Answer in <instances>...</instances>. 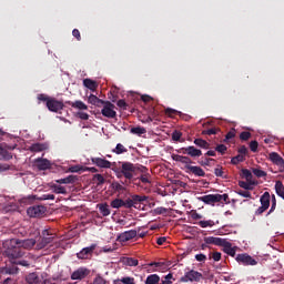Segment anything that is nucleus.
<instances>
[{
	"label": "nucleus",
	"instance_id": "obj_1",
	"mask_svg": "<svg viewBox=\"0 0 284 284\" xmlns=\"http://www.w3.org/2000/svg\"><path fill=\"white\" fill-rule=\"evenodd\" d=\"M121 166L116 172V179L124 178L122 181L123 185H132L134 181H136V172H139V168L132 162H120Z\"/></svg>",
	"mask_w": 284,
	"mask_h": 284
},
{
	"label": "nucleus",
	"instance_id": "obj_2",
	"mask_svg": "<svg viewBox=\"0 0 284 284\" xmlns=\"http://www.w3.org/2000/svg\"><path fill=\"white\" fill-rule=\"evenodd\" d=\"M24 255L26 252L23 251V248H21V246H19L18 244L12 243L11 240L9 246L4 251V256L9 258L10 263H14V261L23 258Z\"/></svg>",
	"mask_w": 284,
	"mask_h": 284
},
{
	"label": "nucleus",
	"instance_id": "obj_3",
	"mask_svg": "<svg viewBox=\"0 0 284 284\" xmlns=\"http://www.w3.org/2000/svg\"><path fill=\"white\" fill-rule=\"evenodd\" d=\"M201 281H203V273L194 270L185 272L180 278V283H201Z\"/></svg>",
	"mask_w": 284,
	"mask_h": 284
},
{
	"label": "nucleus",
	"instance_id": "obj_4",
	"mask_svg": "<svg viewBox=\"0 0 284 284\" xmlns=\"http://www.w3.org/2000/svg\"><path fill=\"white\" fill-rule=\"evenodd\" d=\"M178 154H187L191 159H199V156H203V151L196 149L194 145L184 146L176 150Z\"/></svg>",
	"mask_w": 284,
	"mask_h": 284
},
{
	"label": "nucleus",
	"instance_id": "obj_5",
	"mask_svg": "<svg viewBox=\"0 0 284 284\" xmlns=\"http://www.w3.org/2000/svg\"><path fill=\"white\" fill-rule=\"evenodd\" d=\"M115 109L116 106L112 102L104 101L102 103L101 114L106 119H116V111H114Z\"/></svg>",
	"mask_w": 284,
	"mask_h": 284
},
{
	"label": "nucleus",
	"instance_id": "obj_6",
	"mask_svg": "<svg viewBox=\"0 0 284 284\" xmlns=\"http://www.w3.org/2000/svg\"><path fill=\"white\" fill-rule=\"evenodd\" d=\"M94 250H97V244H91L77 253V258L79 261H90L94 256Z\"/></svg>",
	"mask_w": 284,
	"mask_h": 284
},
{
	"label": "nucleus",
	"instance_id": "obj_7",
	"mask_svg": "<svg viewBox=\"0 0 284 284\" xmlns=\"http://www.w3.org/2000/svg\"><path fill=\"white\" fill-rule=\"evenodd\" d=\"M235 261H237L240 263V265H258V261H256L254 257H252L250 254L247 253H242V254H237L235 257Z\"/></svg>",
	"mask_w": 284,
	"mask_h": 284
},
{
	"label": "nucleus",
	"instance_id": "obj_8",
	"mask_svg": "<svg viewBox=\"0 0 284 284\" xmlns=\"http://www.w3.org/2000/svg\"><path fill=\"white\" fill-rule=\"evenodd\" d=\"M52 241H54V236H52V234H50V231L43 230L42 237L40 239V241L37 244V250H43L44 247H48V245H50V243H52Z\"/></svg>",
	"mask_w": 284,
	"mask_h": 284
},
{
	"label": "nucleus",
	"instance_id": "obj_9",
	"mask_svg": "<svg viewBox=\"0 0 284 284\" xmlns=\"http://www.w3.org/2000/svg\"><path fill=\"white\" fill-rule=\"evenodd\" d=\"M45 206L43 205H33L27 210V214L31 219H41L45 214Z\"/></svg>",
	"mask_w": 284,
	"mask_h": 284
},
{
	"label": "nucleus",
	"instance_id": "obj_10",
	"mask_svg": "<svg viewBox=\"0 0 284 284\" xmlns=\"http://www.w3.org/2000/svg\"><path fill=\"white\" fill-rule=\"evenodd\" d=\"M13 245H19L21 250H32L34 245H37V240L28 239V240H12Z\"/></svg>",
	"mask_w": 284,
	"mask_h": 284
},
{
	"label": "nucleus",
	"instance_id": "obj_11",
	"mask_svg": "<svg viewBox=\"0 0 284 284\" xmlns=\"http://www.w3.org/2000/svg\"><path fill=\"white\" fill-rule=\"evenodd\" d=\"M172 159L176 162V163H182V165H184V170H186V172L190 170V168L192 166V163H194L192 161V159L190 156L186 155H179V154H173Z\"/></svg>",
	"mask_w": 284,
	"mask_h": 284
},
{
	"label": "nucleus",
	"instance_id": "obj_12",
	"mask_svg": "<svg viewBox=\"0 0 284 284\" xmlns=\"http://www.w3.org/2000/svg\"><path fill=\"white\" fill-rule=\"evenodd\" d=\"M47 108L50 112H61V110H63L65 105L63 104V102L51 98V100L47 102Z\"/></svg>",
	"mask_w": 284,
	"mask_h": 284
},
{
	"label": "nucleus",
	"instance_id": "obj_13",
	"mask_svg": "<svg viewBox=\"0 0 284 284\" xmlns=\"http://www.w3.org/2000/svg\"><path fill=\"white\" fill-rule=\"evenodd\" d=\"M87 276H90V268L79 267L71 274L72 281H83Z\"/></svg>",
	"mask_w": 284,
	"mask_h": 284
},
{
	"label": "nucleus",
	"instance_id": "obj_14",
	"mask_svg": "<svg viewBox=\"0 0 284 284\" xmlns=\"http://www.w3.org/2000/svg\"><path fill=\"white\" fill-rule=\"evenodd\" d=\"M136 230H130L118 235V241L120 243H128V241H132V239H136Z\"/></svg>",
	"mask_w": 284,
	"mask_h": 284
},
{
	"label": "nucleus",
	"instance_id": "obj_15",
	"mask_svg": "<svg viewBox=\"0 0 284 284\" xmlns=\"http://www.w3.org/2000/svg\"><path fill=\"white\" fill-rule=\"evenodd\" d=\"M93 165L102 168L104 170H110L112 168V162L105 160V158H91Z\"/></svg>",
	"mask_w": 284,
	"mask_h": 284
},
{
	"label": "nucleus",
	"instance_id": "obj_16",
	"mask_svg": "<svg viewBox=\"0 0 284 284\" xmlns=\"http://www.w3.org/2000/svg\"><path fill=\"white\" fill-rule=\"evenodd\" d=\"M128 186L129 185L123 184V181L111 183V190H113V192L115 194H118L119 196H121V194H125V192H128Z\"/></svg>",
	"mask_w": 284,
	"mask_h": 284
},
{
	"label": "nucleus",
	"instance_id": "obj_17",
	"mask_svg": "<svg viewBox=\"0 0 284 284\" xmlns=\"http://www.w3.org/2000/svg\"><path fill=\"white\" fill-rule=\"evenodd\" d=\"M1 276H14V274H19V267L17 266H4L0 267Z\"/></svg>",
	"mask_w": 284,
	"mask_h": 284
},
{
	"label": "nucleus",
	"instance_id": "obj_18",
	"mask_svg": "<svg viewBox=\"0 0 284 284\" xmlns=\"http://www.w3.org/2000/svg\"><path fill=\"white\" fill-rule=\"evenodd\" d=\"M199 201H202L206 205H214V203H219V196L216 194L203 195L199 197Z\"/></svg>",
	"mask_w": 284,
	"mask_h": 284
},
{
	"label": "nucleus",
	"instance_id": "obj_19",
	"mask_svg": "<svg viewBox=\"0 0 284 284\" xmlns=\"http://www.w3.org/2000/svg\"><path fill=\"white\" fill-rule=\"evenodd\" d=\"M50 165H51V163H50V160H48V159L38 158L36 160V166L38 168V170H41V171L50 170Z\"/></svg>",
	"mask_w": 284,
	"mask_h": 284
},
{
	"label": "nucleus",
	"instance_id": "obj_20",
	"mask_svg": "<svg viewBox=\"0 0 284 284\" xmlns=\"http://www.w3.org/2000/svg\"><path fill=\"white\" fill-rule=\"evenodd\" d=\"M77 181H79L77 175H69L67 178L55 180V183L59 185H69L70 183H77Z\"/></svg>",
	"mask_w": 284,
	"mask_h": 284
},
{
	"label": "nucleus",
	"instance_id": "obj_21",
	"mask_svg": "<svg viewBox=\"0 0 284 284\" xmlns=\"http://www.w3.org/2000/svg\"><path fill=\"white\" fill-rule=\"evenodd\" d=\"M67 103L71 108H74V110H80V111L88 110V106H87L85 102H83L81 100H77L74 102L68 101Z\"/></svg>",
	"mask_w": 284,
	"mask_h": 284
},
{
	"label": "nucleus",
	"instance_id": "obj_22",
	"mask_svg": "<svg viewBox=\"0 0 284 284\" xmlns=\"http://www.w3.org/2000/svg\"><path fill=\"white\" fill-rule=\"evenodd\" d=\"M242 176L246 180L250 185H257L256 181H253L254 176L252 175V171L247 169H242Z\"/></svg>",
	"mask_w": 284,
	"mask_h": 284
},
{
	"label": "nucleus",
	"instance_id": "obj_23",
	"mask_svg": "<svg viewBox=\"0 0 284 284\" xmlns=\"http://www.w3.org/2000/svg\"><path fill=\"white\" fill-rule=\"evenodd\" d=\"M270 160L275 165H280L281 168H284V160H283V158L280 156L278 153H276V152L270 153Z\"/></svg>",
	"mask_w": 284,
	"mask_h": 284
},
{
	"label": "nucleus",
	"instance_id": "obj_24",
	"mask_svg": "<svg viewBox=\"0 0 284 284\" xmlns=\"http://www.w3.org/2000/svg\"><path fill=\"white\" fill-rule=\"evenodd\" d=\"M83 85L84 88H88V90H91V92H95L97 89L99 88V84L97 83V81L89 78L83 80Z\"/></svg>",
	"mask_w": 284,
	"mask_h": 284
},
{
	"label": "nucleus",
	"instance_id": "obj_25",
	"mask_svg": "<svg viewBox=\"0 0 284 284\" xmlns=\"http://www.w3.org/2000/svg\"><path fill=\"white\" fill-rule=\"evenodd\" d=\"M105 100L99 99V97L94 94H90L88 98V102L91 103V105H95L97 108H102Z\"/></svg>",
	"mask_w": 284,
	"mask_h": 284
},
{
	"label": "nucleus",
	"instance_id": "obj_26",
	"mask_svg": "<svg viewBox=\"0 0 284 284\" xmlns=\"http://www.w3.org/2000/svg\"><path fill=\"white\" fill-rule=\"evenodd\" d=\"M189 174H194V176H205V171L201 169V166H189V171H186Z\"/></svg>",
	"mask_w": 284,
	"mask_h": 284
},
{
	"label": "nucleus",
	"instance_id": "obj_27",
	"mask_svg": "<svg viewBox=\"0 0 284 284\" xmlns=\"http://www.w3.org/2000/svg\"><path fill=\"white\" fill-rule=\"evenodd\" d=\"M270 192H264L263 195L260 197L261 206L270 210Z\"/></svg>",
	"mask_w": 284,
	"mask_h": 284
},
{
	"label": "nucleus",
	"instance_id": "obj_28",
	"mask_svg": "<svg viewBox=\"0 0 284 284\" xmlns=\"http://www.w3.org/2000/svg\"><path fill=\"white\" fill-rule=\"evenodd\" d=\"M48 149V144L45 143H33L29 150L30 152H43Z\"/></svg>",
	"mask_w": 284,
	"mask_h": 284
},
{
	"label": "nucleus",
	"instance_id": "obj_29",
	"mask_svg": "<svg viewBox=\"0 0 284 284\" xmlns=\"http://www.w3.org/2000/svg\"><path fill=\"white\" fill-rule=\"evenodd\" d=\"M12 159V153L8 152V150L3 149L0 144V161H10Z\"/></svg>",
	"mask_w": 284,
	"mask_h": 284
},
{
	"label": "nucleus",
	"instance_id": "obj_30",
	"mask_svg": "<svg viewBox=\"0 0 284 284\" xmlns=\"http://www.w3.org/2000/svg\"><path fill=\"white\" fill-rule=\"evenodd\" d=\"M223 252L225 254H227L229 256H236V250L234 247H232V243L227 242L224 246H223Z\"/></svg>",
	"mask_w": 284,
	"mask_h": 284
},
{
	"label": "nucleus",
	"instance_id": "obj_31",
	"mask_svg": "<svg viewBox=\"0 0 284 284\" xmlns=\"http://www.w3.org/2000/svg\"><path fill=\"white\" fill-rule=\"evenodd\" d=\"M131 199L133 200V204L139 205V203H144V201H148V195H139V194H133L131 195Z\"/></svg>",
	"mask_w": 284,
	"mask_h": 284
},
{
	"label": "nucleus",
	"instance_id": "obj_32",
	"mask_svg": "<svg viewBox=\"0 0 284 284\" xmlns=\"http://www.w3.org/2000/svg\"><path fill=\"white\" fill-rule=\"evenodd\" d=\"M194 144L202 150H210V143L203 139H195Z\"/></svg>",
	"mask_w": 284,
	"mask_h": 284
},
{
	"label": "nucleus",
	"instance_id": "obj_33",
	"mask_svg": "<svg viewBox=\"0 0 284 284\" xmlns=\"http://www.w3.org/2000/svg\"><path fill=\"white\" fill-rule=\"evenodd\" d=\"M122 263H124V265H128L129 267H136V265H139V260L134 257H124Z\"/></svg>",
	"mask_w": 284,
	"mask_h": 284
},
{
	"label": "nucleus",
	"instance_id": "obj_34",
	"mask_svg": "<svg viewBox=\"0 0 284 284\" xmlns=\"http://www.w3.org/2000/svg\"><path fill=\"white\" fill-rule=\"evenodd\" d=\"M159 283H161V277L156 274H151L145 280V284H159Z\"/></svg>",
	"mask_w": 284,
	"mask_h": 284
},
{
	"label": "nucleus",
	"instance_id": "obj_35",
	"mask_svg": "<svg viewBox=\"0 0 284 284\" xmlns=\"http://www.w3.org/2000/svg\"><path fill=\"white\" fill-rule=\"evenodd\" d=\"M130 132H131V134L141 136V135L145 134L148 132V130H145V128H143V126H133V128H131Z\"/></svg>",
	"mask_w": 284,
	"mask_h": 284
},
{
	"label": "nucleus",
	"instance_id": "obj_36",
	"mask_svg": "<svg viewBox=\"0 0 284 284\" xmlns=\"http://www.w3.org/2000/svg\"><path fill=\"white\" fill-rule=\"evenodd\" d=\"M275 191H276L277 196H281V199L284 200V185H283V182L276 181V183H275Z\"/></svg>",
	"mask_w": 284,
	"mask_h": 284
},
{
	"label": "nucleus",
	"instance_id": "obj_37",
	"mask_svg": "<svg viewBox=\"0 0 284 284\" xmlns=\"http://www.w3.org/2000/svg\"><path fill=\"white\" fill-rule=\"evenodd\" d=\"M51 189L53 190L54 194H68L65 186H61L60 184H53L51 185Z\"/></svg>",
	"mask_w": 284,
	"mask_h": 284
},
{
	"label": "nucleus",
	"instance_id": "obj_38",
	"mask_svg": "<svg viewBox=\"0 0 284 284\" xmlns=\"http://www.w3.org/2000/svg\"><path fill=\"white\" fill-rule=\"evenodd\" d=\"M27 283L39 284L40 283L39 275L37 273H30L29 275H27Z\"/></svg>",
	"mask_w": 284,
	"mask_h": 284
},
{
	"label": "nucleus",
	"instance_id": "obj_39",
	"mask_svg": "<svg viewBox=\"0 0 284 284\" xmlns=\"http://www.w3.org/2000/svg\"><path fill=\"white\" fill-rule=\"evenodd\" d=\"M123 205H124V201L122 199H115L111 201V207H113L114 210H119L123 207Z\"/></svg>",
	"mask_w": 284,
	"mask_h": 284
},
{
	"label": "nucleus",
	"instance_id": "obj_40",
	"mask_svg": "<svg viewBox=\"0 0 284 284\" xmlns=\"http://www.w3.org/2000/svg\"><path fill=\"white\" fill-rule=\"evenodd\" d=\"M93 183H95L97 185H103V183H105V178H103L102 174H94L93 175Z\"/></svg>",
	"mask_w": 284,
	"mask_h": 284
},
{
	"label": "nucleus",
	"instance_id": "obj_41",
	"mask_svg": "<svg viewBox=\"0 0 284 284\" xmlns=\"http://www.w3.org/2000/svg\"><path fill=\"white\" fill-rule=\"evenodd\" d=\"M113 152L114 154H125V152H128V149L123 144L118 143L115 149H113Z\"/></svg>",
	"mask_w": 284,
	"mask_h": 284
},
{
	"label": "nucleus",
	"instance_id": "obj_42",
	"mask_svg": "<svg viewBox=\"0 0 284 284\" xmlns=\"http://www.w3.org/2000/svg\"><path fill=\"white\" fill-rule=\"evenodd\" d=\"M99 211L102 216H110V207L108 206V204H100Z\"/></svg>",
	"mask_w": 284,
	"mask_h": 284
},
{
	"label": "nucleus",
	"instance_id": "obj_43",
	"mask_svg": "<svg viewBox=\"0 0 284 284\" xmlns=\"http://www.w3.org/2000/svg\"><path fill=\"white\" fill-rule=\"evenodd\" d=\"M68 172H71V173L85 172V166H83V165H72V166L69 168Z\"/></svg>",
	"mask_w": 284,
	"mask_h": 284
},
{
	"label": "nucleus",
	"instance_id": "obj_44",
	"mask_svg": "<svg viewBox=\"0 0 284 284\" xmlns=\"http://www.w3.org/2000/svg\"><path fill=\"white\" fill-rule=\"evenodd\" d=\"M219 132H221V129L211 128V129H206V130L202 131V134L207 135V136H212V134H219Z\"/></svg>",
	"mask_w": 284,
	"mask_h": 284
},
{
	"label": "nucleus",
	"instance_id": "obj_45",
	"mask_svg": "<svg viewBox=\"0 0 284 284\" xmlns=\"http://www.w3.org/2000/svg\"><path fill=\"white\" fill-rule=\"evenodd\" d=\"M197 225H200V227H203V229H205V227H214V221H212V220H209V221L203 220V221H200L197 223Z\"/></svg>",
	"mask_w": 284,
	"mask_h": 284
},
{
	"label": "nucleus",
	"instance_id": "obj_46",
	"mask_svg": "<svg viewBox=\"0 0 284 284\" xmlns=\"http://www.w3.org/2000/svg\"><path fill=\"white\" fill-rule=\"evenodd\" d=\"M243 161H245V156L239 154V155L232 158L231 163H232V165H239V163H243Z\"/></svg>",
	"mask_w": 284,
	"mask_h": 284
},
{
	"label": "nucleus",
	"instance_id": "obj_47",
	"mask_svg": "<svg viewBox=\"0 0 284 284\" xmlns=\"http://www.w3.org/2000/svg\"><path fill=\"white\" fill-rule=\"evenodd\" d=\"M217 195V203H230V195L227 193L224 194H216Z\"/></svg>",
	"mask_w": 284,
	"mask_h": 284
},
{
	"label": "nucleus",
	"instance_id": "obj_48",
	"mask_svg": "<svg viewBox=\"0 0 284 284\" xmlns=\"http://www.w3.org/2000/svg\"><path fill=\"white\" fill-rule=\"evenodd\" d=\"M252 172L257 179H263V176H267V173L260 169H253Z\"/></svg>",
	"mask_w": 284,
	"mask_h": 284
},
{
	"label": "nucleus",
	"instance_id": "obj_49",
	"mask_svg": "<svg viewBox=\"0 0 284 284\" xmlns=\"http://www.w3.org/2000/svg\"><path fill=\"white\" fill-rule=\"evenodd\" d=\"M214 174H215V176H220L221 179H227V176L225 175V172H223L222 166L215 168L214 169Z\"/></svg>",
	"mask_w": 284,
	"mask_h": 284
},
{
	"label": "nucleus",
	"instance_id": "obj_50",
	"mask_svg": "<svg viewBox=\"0 0 284 284\" xmlns=\"http://www.w3.org/2000/svg\"><path fill=\"white\" fill-rule=\"evenodd\" d=\"M123 207H126V210H132V207H136V205L134 204V201L131 197L124 201Z\"/></svg>",
	"mask_w": 284,
	"mask_h": 284
},
{
	"label": "nucleus",
	"instance_id": "obj_51",
	"mask_svg": "<svg viewBox=\"0 0 284 284\" xmlns=\"http://www.w3.org/2000/svg\"><path fill=\"white\" fill-rule=\"evenodd\" d=\"M75 116L78 119H81V121H88V119H90V114L83 112V111H79L75 113Z\"/></svg>",
	"mask_w": 284,
	"mask_h": 284
},
{
	"label": "nucleus",
	"instance_id": "obj_52",
	"mask_svg": "<svg viewBox=\"0 0 284 284\" xmlns=\"http://www.w3.org/2000/svg\"><path fill=\"white\" fill-rule=\"evenodd\" d=\"M240 139L241 141H250V139H252V133L250 131H243L240 134Z\"/></svg>",
	"mask_w": 284,
	"mask_h": 284
},
{
	"label": "nucleus",
	"instance_id": "obj_53",
	"mask_svg": "<svg viewBox=\"0 0 284 284\" xmlns=\"http://www.w3.org/2000/svg\"><path fill=\"white\" fill-rule=\"evenodd\" d=\"M271 209L267 212L266 216H270V214H272V212H274V210H276V195H272V200H271Z\"/></svg>",
	"mask_w": 284,
	"mask_h": 284
},
{
	"label": "nucleus",
	"instance_id": "obj_54",
	"mask_svg": "<svg viewBox=\"0 0 284 284\" xmlns=\"http://www.w3.org/2000/svg\"><path fill=\"white\" fill-rule=\"evenodd\" d=\"M120 282L122 284H136V281L134 280V277H130V276H126V277H122L120 280Z\"/></svg>",
	"mask_w": 284,
	"mask_h": 284
},
{
	"label": "nucleus",
	"instance_id": "obj_55",
	"mask_svg": "<svg viewBox=\"0 0 284 284\" xmlns=\"http://www.w3.org/2000/svg\"><path fill=\"white\" fill-rule=\"evenodd\" d=\"M13 265H21L22 267H30V263L26 260H17L12 263Z\"/></svg>",
	"mask_w": 284,
	"mask_h": 284
},
{
	"label": "nucleus",
	"instance_id": "obj_56",
	"mask_svg": "<svg viewBox=\"0 0 284 284\" xmlns=\"http://www.w3.org/2000/svg\"><path fill=\"white\" fill-rule=\"evenodd\" d=\"M165 114L166 116H170L171 119H173V116H176V114H179V111L168 108L165 109Z\"/></svg>",
	"mask_w": 284,
	"mask_h": 284
},
{
	"label": "nucleus",
	"instance_id": "obj_57",
	"mask_svg": "<svg viewBox=\"0 0 284 284\" xmlns=\"http://www.w3.org/2000/svg\"><path fill=\"white\" fill-rule=\"evenodd\" d=\"M51 97H48L47 94H38V101H42L43 103H45L48 105V102L51 100Z\"/></svg>",
	"mask_w": 284,
	"mask_h": 284
},
{
	"label": "nucleus",
	"instance_id": "obj_58",
	"mask_svg": "<svg viewBox=\"0 0 284 284\" xmlns=\"http://www.w3.org/2000/svg\"><path fill=\"white\" fill-rule=\"evenodd\" d=\"M239 185L240 187H243V190H252V185H256V184H250V182L240 181Z\"/></svg>",
	"mask_w": 284,
	"mask_h": 284
},
{
	"label": "nucleus",
	"instance_id": "obj_59",
	"mask_svg": "<svg viewBox=\"0 0 284 284\" xmlns=\"http://www.w3.org/2000/svg\"><path fill=\"white\" fill-rule=\"evenodd\" d=\"M215 152H219L220 154H225V152H227V146H225V144H219L215 148Z\"/></svg>",
	"mask_w": 284,
	"mask_h": 284
},
{
	"label": "nucleus",
	"instance_id": "obj_60",
	"mask_svg": "<svg viewBox=\"0 0 284 284\" xmlns=\"http://www.w3.org/2000/svg\"><path fill=\"white\" fill-rule=\"evenodd\" d=\"M250 150H251V152H258V142L256 140L251 141Z\"/></svg>",
	"mask_w": 284,
	"mask_h": 284
},
{
	"label": "nucleus",
	"instance_id": "obj_61",
	"mask_svg": "<svg viewBox=\"0 0 284 284\" xmlns=\"http://www.w3.org/2000/svg\"><path fill=\"white\" fill-rule=\"evenodd\" d=\"M153 212H154V214H156V215L168 214V209H166V207H163V206H160V207L154 209Z\"/></svg>",
	"mask_w": 284,
	"mask_h": 284
},
{
	"label": "nucleus",
	"instance_id": "obj_62",
	"mask_svg": "<svg viewBox=\"0 0 284 284\" xmlns=\"http://www.w3.org/2000/svg\"><path fill=\"white\" fill-rule=\"evenodd\" d=\"M183 136V133H181V131H174L172 133V140L173 141H181V138Z\"/></svg>",
	"mask_w": 284,
	"mask_h": 284
},
{
	"label": "nucleus",
	"instance_id": "obj_63",
	"mask_svg": "<svg viewBox=\"0 0 284 284\" xmlns=\"http://www.w3.org/2000/svg\"><path fill=\"white\" fill-rule=\"evenodd\" d=\"M226 240L225 239H221V237H215V244L214 245H220L221 247H224V245L226 244Z\"/></svg>",
	"mask_w": 284,
	"mask_h": 284
},
{
	"label": "nucleus",
	"instance_id": "obj_64",
	"mask_svg": "<svg viewBox=\"0 0 284 284\" xmlns=\"http://www.w3.org/2000/svg\"><path fill=\"white\" fill-rule=\"evenodd\" d=\"M92 284H105V280L101 276H97L94 280H93V283Z\"/></svg>",
	"mask_w": 284,
	"mask_h": 284
}]
</instances>
